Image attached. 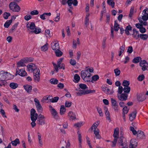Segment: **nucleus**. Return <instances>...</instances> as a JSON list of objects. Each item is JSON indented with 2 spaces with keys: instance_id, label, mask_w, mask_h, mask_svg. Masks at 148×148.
<instances>
[{
  "instance_id": "f704fd0d",
  "label": "nucleus",
  "mask_w": 148,
  "mask_h": 148,
  "mask_svg": "<svg viewBox=\"0 0 148 148\" xmlns=\"http://www.w3.org/2000/svg\"><path fill=\"white\" fill-rule=\"evenodd\" d=\"M56 56L58 57H60L62 55V52L59 49L55 51Z\"/></svg>"
},
{
  "instance_id": "774afa93",
  "label": "nucleus",
  "mask_w": 148,
  "mask_h": 148,
  "mask_svg": "<svg viewBox=\"0 0 148 148\" xmlns=\"http://www.w3.org/2000/svg\"><path fill=\"white\" fill-rule=\"evenodd\" d=\"M142 19L144 21H147L148 19V13L147 15H143Z\"/></svg>"
},
{
  "instance_id": "39448f33",
  "label": "nucleus",
  "mask_w": 148,
  "mask_h": 148,
  "mask_svg": "<svg viewBox=\"0 0 148 148\" xmlns=\"http://www.w3.org/2000/svg\"><path fill=\"white\" fill-rule=\"evenodd\" d=\"M18 75L23 77L27 75V73L25 71L24 69H20L18 68L16 69V72L15 73V76Z\"/></svg>"
},
{
  "instance_id": "dca6fc26",
  "label": "nucleus",
  "mask_w": 148,
  "mask_h": 148,
  "mask_svg": "<svg viewBox=\"0 0 148 148\" xmlns=\"http://www.w3.org/2000/svg\"><path fill=\"white\" fill-rule=\"evenodd\" d=\"M130 144L129 145V148H136L137 145V143L134 140L132 139L130 141Z\"/></svg>"
},
{
  "instance_id": "5fc2aeb1",
  "label": "nucleus",
  "mask_w": 148,
  "mask_h": 148,
  "mask_svg": "<svg viewBox=\"0 0 148 148\" xmlns=\"http://www.w3.org/2000/svg\"><path fill=\"white\" fill-rule=\"evenodd\" d=\"M114 72L116 76L119 75L120 73V71L118 69H116L114 70Z\"/></svg>"
},
{
  "instance_id": "13d9d810",
  "label": "nucleus",
  "mask_w": 148,
  "mask_h": 148,
  "mask_svg": "<svg viewBox=\"0 0 148 148\" xmlns=\"http://www.w3.org/2000/svg\"><path fill=\"white\" fill-rule=\"evenodd\" d=\"M83 125L82 122H79L74 124V126L76 127H79Z\"/></svg>"
},
{
  "instance_id": "2eb2a0df",
  "label": "nucleus",
  "mask_w": 148,
  "mask_h": 148,
  "mask_svg": "<svg viewBox=\"0 0 148 148\" xmlns=\"http://www.w3.org/2000/svg\"><path fill=\"white\" fill-rule=\"evenodd\" d=\"M137 138L138 139L143 138H145V135L143 132L138 130L137 132Z\"/></svg>"
},
{
  "instance_id": "4468645a",
  "label": "nucleus",
  "mask_w": 148,
  "mask_h": 148,
  "mask_svg": "<svg viewBox=\"0 0 148 148\" xmlns=\"http://www.w3.org/2000/svg\"><path fill=\"white\" fill-rule=\"evenodd\" d=\"M27 27L30 29L33 30L35 27V23L34 22H28L27 24Z\"/></svg>"
},
{
  "instance_id": "a211bd4d",
  "label": "nucleus",
  "mask_w": 148,
  "mask_h": 148,
  "mask_svg": "<svg viewBox=\"0 0 148 148\" xmlns=\"http://www.w3.org/2000/svg\"><path fill=\"white\" fill-rule=\"evenodd\" d=\"M51 14L50 12L44 13L42 14L40 16V17L41 19L44 20L47 18V16H50Z\"/></svg>"
},
{
  "instance_id": "423d86ee",
  "label": "nucleus",
  "mask_w": 148,
  "mask_h": 148,
  "mask_svg": "<svg viewBox=\"0 0 148 148\" xmlns=\"http://www.w3.org/2000/svg\"><path fill=\"white\" fill-rule=\"evenodd\" d=\"M140 65L142 67V69L143 71L148 70V64L145 60L141 61L140 63Z\"/></svg>"
},
{
  "instance_id": "9d476101",
  "label": "nucleus",
  "mask_w": 148,
  "mask_h": 148,
  "mask_svg": "<svg viewBox=\"0 0 148 148\" xmlns=\"http://www.w3.org/2000/svg\"><path fill=\"white\" fill-rule=\"evenodd\" d=\"M51 47L53 50H56L60 48L59 45L57 41H54L51 43Z\"/></svg>"
},
{
  "instance_id": "aec40b11",
  "label": "nucleus",
  "mask_w": 148,
  "mask_h": 148,
  "mask_svg": "<svg viewBox=\"0 0 148 148\" xmlns=\"http://www.w3.org/2000/svg\"><path fill=\"white\" fill-rule=\"evenodd\" d=\"M25 90L28 92H31L32 88V86L29 85H24L23 86Z\"/></svg>"
},
{
  "instance_id": "58836bf2",
  "label": "nucleus",
  "mask_w": 148,
  "mask_h": 148,
  "mask_svg": "<svg viewBox=\"0 0 148 148\" xmlns=\"http://www.w3.org/2000/svg\"><path fill=\"white\" fill-rule=\"evenodd\" d=\"M50 82L52 84H56L58 83V81L56 79L52 78L50 79Z\"/></svg>"
},
{
  "instance_id": "a878e982",
  "label": "nucleus",
  "mask_w": 148,
  "mask_h": 148,
  "mask_svg": "<svg viewBox=\"0 0 148 148\" xmlns=\"http://www.w3.org/2000/svg\"><path fill=\"white\" fill-rule=\"evenodd\" d=\"M66 111V109L64 105L61 106L60 109V113L61 115L63 114Z\"/></svg>"
},
{
  "instance_id": "f257e3e1",
  "label": "nucleus",
  "mask_w": 148,
  "mask_h": 148,
  "mask_svg": "<svg viewBox=\"0 0 148 148\" xmlns=\"http://www.w3.org/2000/svg\"><path fill=\"white\" fill-rule=\"evenodd\" d=\"M13 78V76L7 72H5L4 71L0 72V80L5 81Z\"/></svg>"
},
{
  "instance_id": "c9c22d12",
  "label": "nucleus",
  "mask_w": 148,
  "mask_h": 148,
  "mask_svg": "<svg viewBox=\"0 0 148 148\" xmlns=\"http://www.w3.org/2000/svg\"><path fill=\"white\" fill-rule=\"evenodd\" d=\"M35 29L34 30L32 31V32H34L36 34H38L40 32L41 29L40 28L38 27H37L34 29Z\"/></svg>"
},
{
  "instance_id": "5701e85b",
  "label": "nucleus",
  "mask_w": 148,
  "mask_h": 148,
  "mask_svg": "<svg viewBox=\"0 0 148 148\" xmlns=\"http://www.w3.org/2000/svg\"><path fill=\"white\" fill-rule=\"evenodd\" d=\"M9 86L12 88L15 89L18 87V84L17 83L12 82L10 84Z\"/></svg>"
},
{
  "instance_id": "bf43d9fd",
  "label": "nucleus",
  "mask_w": 148,
  "mask_h": 148,
  "mask_svg": "<svg viewBox=\"0 0 148 148\" xmlns=\"http://www.w3.org/2000/svg\"><path fill=\"white\" fill-rule=\"evenodd\" d=\"M97 109L98 112L99 114V115L101 116H103V113H102L101 109L97 107Z\"/></svg>"
},
{
  "instance_id": "e2e57ef3",
  "label": "nucleus",
  "mask_w": 148,
  "mask_h": 148,
  "mask_svg": "<svg viewBox=\"0 0 148 148\" xmlns=\"http://www.w3.org/2000/svg\"><path fill=\"white\" fill-rule=\"evenodd\" d=\"M71 102L66 101L65 103V106L66 107H69L71 106Z\"/></svg>"
},
{
  "instance_id": "0e129e2a",
  "label": "nucleus",
  "mask_w": 148,
  "mask_h": 148,
  "mask_svg": "<svg viewBox=\"0 0 148 148\" xmlns=\"http://www.w3.org/2000/svg\"><path fill=\"white\" fill-rule=\"evenodd\" d=\"M38 141H39V144L40 145H42V138H41V136L39 135H38Z\"/></svg>"
},
{
  "instance_id": "69168bd1",
  "label": "nucleus",
  "mask_w": 148,
  "mask_h": 148,
  "mask_svg": "<svg viewBox=\"0 0 148 148\" xmlns=\"http://www.w3.org/2000/svg\"><path fill=\"white\" fill-rule=\"evenodd\" d=\"M32 18V17L30 15H27L25 16L24 18L26 21H28L30 19Z\"/></svg>"
},
{
  "instance_id": "7c9ffc66",
  "label": "nucleus",
  "mask_w": 148,
  "mask_h": 148,
  "mask_svg": "<svg viewBox=\"0 0 148 148\" xmlns=\"http://www.w3.org/2000/svg\"><path fill=\"white\" fill-rule=\"evenodd\" d=\"M35 105L38 111L41 112L42 111V108L40 103L35 104Z\"/></svg>"
},
{
  "instance_id": "f3484780",
  "label": "nucleus",
  "mask_w": 148,
  "mask_h": 148,
  "mask_svg": "<svg viewBox=\"0 0 148 148\" xmlns=\"http://www.w3.org/2000/svg\"><path fill=\"white\" fill-rule=\"evenodd\" d=\"M68 116L70 118V120H73L76 119L75 114L72 112L70 111L68 113Z\"/></svg>"
},
{
  "instance_id": "680f3d73",
  "label": "nucleus",
  "mask_w": 148,
  "mask_h": 148,
  "mask_svg": "<svg viewBox=\"0 0 148 148\" xmlns=\"http://www.w3.org/2000/svg\"><path fill=\"white\" fill-rule=\"evenodd\" d=\"M105 113L107 119L108 120H110V113L109 111L105 112Z\"/></svg>"
},
{
  "instance_id": "3c124183",
  "label": "nucleus",
  "mask_w": 148,
  "mask_h": 148,
  "mask_svg": "<svg viewBox=\"0 0 148 148\" xmlns=\"http://www.w3.org/2000/svg\"><path fill=\"white\" fill-rule=\"evenodd\" d=\"M130 130L132 132L133 134L135 135L137 134V132L135 130L134 127H130Z\"/></svg>"
},
{
  "instance_id": "b1692460",
  "label": "nucleus",
  "mask_w": 148,
  "mask_h": 148,
  "mask_svg": "<svg viewBox=\"0 0 148 148\" xmlns=\"http://www.w3.org/2000/svg\"><path fill=\"white\" fill-rule=\"evenodd\" d=\"M119 129H116L114 131V134H113V136L114 138H116V139H117L118 136H119Z\"/></svg>"
},
{
  "instance_id": "ea45409f",
  "label": "nucleus",
  "mask_w": 148,
  "mask_h": 148,
  "mask_svg": "<svg viewBox=\"0 0 148 148\" xmlns=\"http://www.w3.org/2000/svg\"><path fill=\"white\" fill-rule=\"evenodd\" d=\"M34 78L35 82H38L40 79L39 75H34Z\"/></svg>"
},
{
  "instance_id": "a18cd8bd",
  "label": "nucleus",
  "mask_w": 148,
  "mask_h": 148,
  "mask_svg": "<svg viewBox=\"0 0 148 148\" xmlns=\"http://www.w3.org/2000/svg\"><path fill=\"white\" fill-rule=\"evenodd\" d=\"M48 44H46L42 46L41 47L42 51H45L47 50L48 49Z\"/></svg>"
},
{
  "instance_id": "9b49d317",
  "label": "nucleus",
  "mask_w": 148,
  "mask_h": 148,
  "mask_svg": "<svg viewBox=\"0 0 148 148\" xmlns=\"http://www.w3.org/2000/svg\"><path fill=\"white\" fill-rule=\"evenodd\" d=\"M37 68L36 65L33 63H30L27 66L28 70L29 71H34Z\"/></svg>"
},
{
  "instance_id": "1a4fd4ad",
  "label": "nucleus",
  "mask_w": 148,
  "mask_h": 148,
  "mask_svg": "<svg viewBox=\"0 0 148 148\" xmlns=\"http://www.w3.org/2000/svg\"><path fill=\"white\" fill-rule=\"evenodd\" d=\"M111 102L112 108L115 111H118V105L116 100L113 98L111 99Z\"/></svg>"
},
{
  "instance_id": "49530a36",
  "label": "nucleus",
  "mask_w": 148,
  "mask_h": 148,
  "mask_svg": "<svg viewBox=\"0 0 148 148\" xmlns=\"http://www.w3.org/2000/svg\"><path fill=\"white\" fill-rule=\"evenodd\" d=\"M10 15V14L9 13L5 12L3 14V18L4 19H7Z\"/></svg>"
},
{
  "instance_id": "4d7b16f0",
  "label": "nucleus",
  "mask_w": 148,
  "mask_h": 148,
  "mask_svg": "<svg viewBox=\"0 0 148 148\" xmlns=\"http://www.w3.org/2000/svg\"><path fill=\"white\" fill-rule=\"evenodd\" d=\"M144 78L145 77L144 75H141L139 76L138 79L139 81H142L144 79Z\"/></svg>"
},
{
  "instance_id": "c03bdc74",
  "label": "nucleus",
  "mask_w": 148,
  "mask_h": 148,
  "mask_svg": "<svg viewBox=\"0 0 148 148\" xmlns=\"http://www.w3.org/2000/svg\"><path fill=\"white\" fill-rule=\"evenodd\" d=\"M79 87L82 89H83V90H84V89L87 88H88L86 84H80L79 85Z\"/></svg>"
},
{
  "instance_id": "6ab92c4d",
  "label": "nucleus",
  "mask_w": 148,
  "mask_h": 148,
  "mask_svg": "<svg viewBox=\"0 0 148 148\" xmlns=\"http://www.w3.org/2000/svg\"><path fill=\"white\" fill-rule=\"evenodd\" d=\"M127 94L123 93L120 95V97H119V98L120 100H125L127 98Z\"/></svg>"
},
{
  "instance_id": "864d4df0",
  "label": "nucleus",
  "mask_w": 148,
  "mask_h": 148,
  "mask_svg": "<svg viewBox=\"0 0 148 148\" xmlns=\"http://www.w3.org/2000/svg\"><path fill=\"white\" fill-rule=\"evenodd\" d=\"M119 87L118 91V93L121 94L123 92V87L121 86H119Z\"/></svg>"
},
{
  "instance_id": "338daca9",
  "label": "nucleus",
  "mask_w": 148,
  "mask_h": 148,
  "mask_svg": "<svg viewBox=\"0 0 148 148\" xmlns=\"http://www.w3.org/2000/svg\"><path fill=\"white\" fill-rule=\"evenodd\" d=\"M137 99L139 101H143L145 99V98H142L140 95L137 96Z\"/></svg>"
},
{
  "instance_id": "09e8293b",
  "label": "nucleus",
  "mask_w": 148,
  "mask_h": 148,
  "mask_svg": "<svg viewBox=\"0 0 148 148\" xmlns=\"http://www.w3.org/2000/svg\"><path fill=\"white\" fill-rule=\"evenodd\" d=\"M39 12L37 10H34L30 12V14L32 15H36L38 14Z\"/></svg>"
},
{
  "instance_id": "e433bc0d",
  "label": "nucleus",
  "mask_w": 148,
  "mask_h": 148,
  "mask_svg": "<svg viewBox=\"0 0 148 148\" xmlns=\"http://www.w3.org/2000/svg\"><path fill=\"white\" fill-rule=\"evenodd\" d=\"M107 2L108 4L111 6L112 8L114 7L115 3L113 0H107Z\"/></svg>"
},
{
  "instance_id": "f8f14e48",
  "label": "nucleus",
  "mask_w": 148,
  "mask_h": 148,
  "mask_svg": "<svg viewBox=\"0 0 148 148\" xmlns=\"http://www.w3.org/2000/svg\"><path fill=\"white\" fill-rule=\"evenodd\" d=\"M124 138L123 136L120 137L118 140V144L120 145L123 147H125L126 146V144L125 142H123V139Z\"/></svg>"
},
{
  "instance_id": "4c0bfd02",
  "label": "nucleus",
  "mask_w": 148,
  "mask_h": 148,
  "mask_svg": "<svg viewBox=\"0 0 148 148\" xmlns=\"http://www.w3.org/2000/svg\"><path fill=\"white\" fill-rule=\"evenodd\" d=\"M123 90L125 92L129 93L130 90V88L129 86L125 87L123 88Z\"/></svg>"
},
{
  "instance_id": "603ef678",
  "label": "nucleus",
  "mask_w": 148,
  "mask_h": 148,
  "mask_svg": "<svg viewBox=\"0 0 148 148\" xmlns=\"http://www.w3.org/2000/svg\"><path fill=\"white\" fill-rule=\"evenodd\" d=\"M34 75H40V71L39 69L36 68V69L33 71Z\"/></svg>"
},
{
  "instance_id": "f03ea898",
  "label": "nucleus",
  "mask_w": 148,
  "mask_h": 148,
  "mask_svg": "<svg viewBox=\"0 0 148 148\" xmlns=\"http://www.w3.org/2000/svg\"><path fill=\"white\" fill-rule=\"evenodd\" d=\"M10 9L13 11L18 12L20 11V7L14 2H12L10 4Z\"/></svg>"
},
{
  "instance_id": "473e14b6",
  "label": "nucleus",
  "mask_w": 148,
  "mask_h": 148,
  "mask_svg": "<svg viewBox=\"0 0 148 148\" xmlns=\"http://www.w3.org/2000/svg\"><path fill=\"white\" fill-rule=\"evenodd\" d=\"M74 79L75 80V82L77 83L79 81L80 77L78 74H75L74 75Z\"/></svg>"
},
{
  "instance_id": "c85d7f7f",
  "label": "nucleus",
  "mask_w": 148,
  "mask_h": 148,
  "mask_svg": "<svg viewBox=\"0 0 148 148\" xmlns=\"http://www.w3.org/2000/svg\"><path fill=\"white\" fill-rule=\"evenodd\" d=\"M141 58L140 57H138L135 58L132 60V62L137 63L139 62L141 60Z\"/></svg>"
},
{
  "instance_id": "7ed1b4c3",
  "label": "nucleus",
  "mask_w": 148,
  "mask_h": 148,
  "mask_svg": "<svg viewBox=\"0 0 148 148\" xmlns=\"http://www.w3.org/2000/svg\"><path fill=\"white\" fill-rule=\"evenodd\" d=\"M32 60L27 58L22 59L18 62L17 63V67L18 68L22 66H25V64L28 62H31Z\"/></svg>"
},
{
  "instance_id": "ddd939ff",
  "label": "nucleus",
  "mask_w": 148,
  "mask_h": 148,
  "mask_svg": "<svg viewBox=\"0 0 148 148\" xmlns=\"http://www.w3.org/2000/svg\"><path fill=\"white\" fill-rule=\"evenodd\" d=\"M133 32L132 35L133 37L136 39H137L140 36L138 32L134 28L133 29Z\"/></svg>"
},
{
  "instance_id": "bb28decb",
  "label": "nucleus",
  "mask_w": 148,
  "mask_h": 148,
  "mask_svg": "<svg viewBox=\"0 0 148 148\" xmlns=\"http://www.w3.org/2000/svg\"><path fill=\"white\" fill-rule=\"evenodd\" d=\"M12 18L10 20L7 21L4 24V26L5 27L8 28L10 24L12 22Z\"/></svg>"
},
{
  "instance_id": "de8ad7c7",
  "label": "nucleus",
  "mask_w": 148,
  "mask_h": 148,
  "mask_svg": "<svg viewBox=\"0 0 148 148\" xmlns=\"http://www.w3.org/2000/svg\"><path fill=\"white\" fill-rule=\"evenodd\" d=\"M117 139H116V138H114L113 141H111V142L112 143L111 146L112 147H115L117 143Z\"/></svg>"
},
{
  "instance_id": "a19ab883",
  "label": "nucleus",
  "mask_w": 148,
  "mask_h": 148,
  "mask_svg": "<svg viewBox=\"0 0 148 148\" xmlns=\"http://www.w3.org/2000/svg\"><path fill=\"white\" fill-rule=\"evenodd\" d=\"M129 108H128L127 107H124L123 109V113L127 114L128 112Z\"/></svg>"
},
{
  "instance_id": "412c9836",
  "label": "nucleus",
  "mask_w": 148,
  "mask_h": 148,
  "mask_svg": "<svg viewBox=\"0 0 148 148\" xmlns=\"http://www.w3.org/2000/svg\"><path fill=\"white\" fill-rule=\"evenodd\" d=\"M37 124L39 125H43L45 124V121L44 119H37L36 122Z\"/></svg>"
},
{
  "instance_id": "37998d69",
  "label": "nucleus",
  "mask_w": 148,
  "mask_h": 148,
  "mask_svg": "<svg viewBox=\"0 0 148 148\" xmlns=\"http://www.w3.org/2000/svg\"><path fill=\"white\" fill-rule=\"evenodd\" d=\"M77 134L78 135V139L79 142L81 143L82 141L81 133L78 131L77 132Z\"/></svg>"
},
{
  "instance_id": "72a5a7b5",
  "label": "nucleus",
  "mask_w": 148,
  "mask_h": 148,
  "mask_svg": "<svg viewBox=\"0 0 148 148\" xmlns=\"http://www.w3.org/2000/svg\"><path fill=\"white\" fill-rule=\"evenodd\" d=\"M91 80L92 81V82L93 83V81H97L99 79V77L98 75H93L92 77Z\"/></svg>"
},
{
  "instance_id": "4be33fe9",
  "label": "nucleus",
  "mask_w": 148,
  "mask_h": 148,
  "mask_svg": "<svg viewBox=\"0 0 148 148\" xmlns=\"http://www.w3.org/2000/svg\"><path fill=\"white\" fill-rule=\"evenodd\" d=\"M136 116V112H134L130 115L129 119L131 121H133L135 119Z\"/></svg>"
},
{
  "instance_id": "0eeeda50",
  "label": "nucleus",
  "mask_w": 148,
  "mask_h": 148,
  "mask_svg": "<svg viewBox=\"0 0 148 148\" xmlns=\"http://www.w3.org/2000/svg\"><path fill=\"white\" fill-rule=\"evenodd\" d=\"M81 77L83 80L86 81V79L85 77L87 76L88 77L89 75H90V73L87 70H86L82 71L81 72Z\"/></svg>"
},
{
  "instance_id": "052dcab7",
  "label": "nucleus",
  "mask_w": 148,
  "mask_h": 148,
  "mask_svg": "<svg viewBox=\"0 0 148 148\" xmlns=\"http://www.w3.org/2000/svg\"><path fill=\"white\" fill-rule=\"evenodd\" d=\"M134 8H131L130 10V14H129V16L131 17H132L133 13H134Z\"/></svg>"
},
{
  "instance_id": "c756f323",
  "label": "nucleus",
  "mask_w": 148,
  "mask_h": 148,
  "mask_svg": "<svg viewBox=\"0 0 148 148\" xmlns=\"http://www.w3.org/2000/svg\"><path fill=\"white\" fill-rule=\"evenodd\" d=\"M38 114L37 113H36V114H33L32 115H31V118L32 121H36L37 119Z\"/></svg>"
},
{
  "instance_id": "393cba45",
  "label": "nucleus",
  "mask_w": 148,
  "mask_h": 148,
  "mask_svg": "<svg viewBox=\"0 0 148 148\" xmlns=\"http://www.w3.org/2000/svg\"><path fill=\"white\" fill-rule=\"evenodd\" d=\"M120 28L119 25L117 22V21H115L114 23V29L115 31H117Z\"/></svg>"
},
{
  "instance_id": "8fccbe9b",
  "label": "nucleus",
  "mask_w": 148,
  "mask_h": 148,
  "mask_svg": "<svg viewBox=\"0 0 148 148\" xmlns=\"http://www.w3.org/2000/svg\"><path fill=\"white\" fill-rule=\"evenodd\" d=\"M59 99V97H53L52 100L51 101L52 103L56 102Z\"/></svg>"
},
{
  "instance_id": "79ce46f5",
  "label": "nucleus",
  "mask_w": 148,
  "mask_h": 148,
  "mask_svg": "<svg viewBox=\"0 0 148 148\" xmlns=\"http://www.w3.org/2000/svg\"><path fill=\"white\" fill-rule=\"evenodd\" d=\"M130 84V82L127 80H124L123 82L122 85L124 87L126 86H129Z\"/></svg>"
},
{
  "instance_id": "20e7f679",
  "label": "nucleus",
  "mask_w": 148,
  "mask_h": 148,
  "mask_svg": "<svg viewBox=\"0 0 148 148\" xmlns=\"http://www.w3.org/2000/svg\"><path fill=\"white\" fill-rule=\"evenodd\" d=\"M49 110L53 118L58 119L59 118L58 113L56 110L51 106H49Z\"/></svg>"
},
{
  "instance_id": "2f4dec72",
  "label": "nucleus",
  "mask_w": 148,
  "mask_h": 148,
  "mask_svg": "<svg viewBox=\"0 0 148 148\" xmlns=\"http://www.w3.org/2000/svg\"><path fill=\"white\" fill-rule=\"evenodd\" d=\"M140 37L141 39L143 40H145L147 39L148 37V36L146 34H141L140 35Z\"/></svg>"
},
{
  "instance_id": "6e6552de",
  "label": "nucleus",
  "mask_w": 148,
  "mask_h": 148,
  "mask_svg": "<svg viewBox=\"0 0 148 148\" xmlns=\"http://www.w3.org/2000/svg\"><path fill=\"white\" fill-rule=\"evenodd\" d=\"M79 92H77V94L78 95L81 96L82 95H85L90 93H94L95 92V90H79Z\"/></svg>"
},
{
  "instance_id": "cd10ccee",
  "label": "nucleus",
  "mask_w": 148,
  "mask_h": 148,
  "mask_svg": "<svg viewBox=\"0 0 148 148\" xmlns=\"http://www.w3.org/2000/svg\"><path fill=\"white\" fill-rule=\"evenodd\" d=\"M11 143L14 146H16L17 144L20 143L19 139L16 138L15 140L12 141Z\"/></svg>"
},
{
  "instance_id": "6e6d98bb",
  "label": "nucleus",
  "mask_w": 148,
  "mask_h": 148,
  "mask_svg": "<svg viewBox=\"0 0 148 148\" xmlns=\"http://www.w3.org/2000/svg\"><path fill=\"white\" fill-rule=\"evenodd\" d=\"M125 47V45H123L119 49V51L121 53H123Z\"/></svg>"
}]
</instances>
